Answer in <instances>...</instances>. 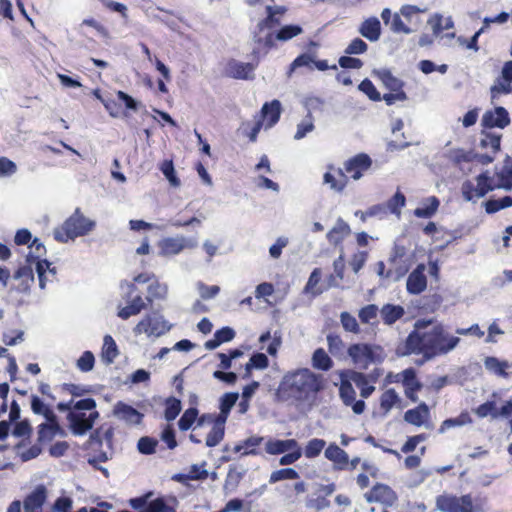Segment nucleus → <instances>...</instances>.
Masks as SVG:
<instances>
[{
	"label": "nucleus",
	"instance_id": "5fc2aeb1",
	"mask_svg": "<svg viewBox=\"0 0 512 512\" xmlns=\"http://www.w3.org/2000/svg\"><path fill=\"white\" fill-rule=\"evenodd\" d=\"M158 441L154 438L144 436L138 440L137 449L141 454L151 455L155 453Z\"/></svg>",
	"mask_w": 512,
	"mask_h": 512
},
{
	"label": "nucleus",
	"instance_id": "72a5a7b5",
	"mask_svg": "<svg viewBox=\"0 0 512 512\" xmlns=\"http://www.w3.org/2000/svg\"><path fill=\"white\" fill-rule=\"evenodd\" d=\"M118 356V349L114 339L110 335L104 337V343L101 353L102 361L111 364Z\"/></svg>",
	"mask_w": 512,
	"mask_h": 512
},
{
	"label": "nucleus",
	"instance_id": "13d9d810",
	"mask_svg": "<svg viewBox=\"0 0 512 512\" xmlns=\"http://www.w3.org/2000/svg\"><path fill=\"white\" fill-rule=\"evenodd\" d=\"M398 401L399 397L395 390L388 389L381 396L380 406L385 412H388Z\"/></svg>",
	"mask_w": 512,
	"mask_h": 512
},
{
	"label": "nucleus",
	"instance_id": "4468645a",
	"mask_svg": "<svg viewBox=\"0 0 512 512\" xmlns=\"http://www.w3.org/2000/svg\"><path fill=\"white\" fill-rule=\"evenodd\" d=\"M510 123L507 110L503 107H496L494 110L486 111L482 117L481 124L485 128L503 129Z\"/></svg>",
	"mask_w": 512,
	"mask_h": 512
},
{
	"label": "nucleus",
	"instance_id": "2f4dec72",
	"mask_svg": "<svg viewBox=\"0 0 512 512\" xmlns=\"http://www.w3.org/2000/svg\"><path fill=\"white\" fill-rule=\"evenodd\" d=\"M31 410L36 415H42L48 422H54L57 418L53 410L37 395H31Z\"/></svg>",
	"mask_w": 512,
	"mask_h": 512
},
{
	"label": "nucleus",
	"instance_id": "2eb2a0df",
	"mask_svg": "<svg viewBox=\"0 0 512 512\" xmlns=\"http://www.w3.org/2000/svg\"><path fill=\"white\" fill-rule=\"evenodd\" d=\"M426 266L418 264L417 267L409 274L407 278V291L410 294L418 295L427 287V279L425 276Z\"/></svg>",
	"mask_w": 512,
	"mask_h": 512
},
{
	"label": "nucleus",
	"instance_id": "393cba45",
	"mask_svg": "<svg viewBox=\"0 0 512 512\" xmlns=\"http://www.w3.org/2000/svg\"><path fill=\"white\" fill-rule=\"evenodd\" d=\"M295 439H269L265 444V451L270 455L284 454L297 447Z\"/></svg>",
	"mask_w": 512,
	"mask_h": 512
},
{
	"label": "nucleus",
	"instance_id": "8fccbe9b",
	"mask_svg": "<svg viewBox=\"0 0 512 512\" xmlns=\"http://www.w3.org/2000/svg\"><path fill=\"white\" fill-rule=\"evenodd\" d=\"M181 401L177 398L170 397L166 400L165 419L167 421L174 420L181 412Z\"/></svg>",
	"mask_w": 512,
	"mask_h": 512
},
{
	"label": "nucleus",
	"instance_id": "603ef678",
	"mask_svg": "<svg viewBox=\"0 0 512 512\" xmlns=\"http://www.w3.org/2000/svg\"><path fill=\"white\" fill-rule=\"evenodd\" d=\"M161 172L164 174L166 179L169 181L171 186H180V180L177 178L173 162L171 160H165L160 166Z\"/></svg>",
	"mask_w": 512,
	"mask_h": 512
},
{
	"label": "nucleus",
	"instance_id": "ddd939ff",
	"mask_svg": "<svg viewBox=\"0 0 512 512\" xmlns=\"http://www.w3.org/2000/svg\"><path fill=\"white\" fill-rule=\"evenodd\" d=\"M339 395L341 400L346 406H351L352 410L355 414H361L363 413L365 409V402L363 400H355L356 397V391L353 388L350 380L342 379L340 388H339Z\"/></svg>",
	"mask_w": 512,
	"mask_h": 512
},
{
	"label": "nucleus",
	"instance_id": "c9c22d12",
	"mask_svg": "<svg viewBox=\"0 0 512 512\" xmlns=\"http://www.w3.org/2000/svg\"><path fill=\"white\" fill-rule=\"evenodd\" d=\"M350 380L360 388V394L363 398H368L375 390L374 386L368 385L366 376L361 372L352 371L350 373Z\"/></svg>",
	"mask_w": 512,
	"mask_h": 512
},
{
	"label": "nucleus",
	"instance_id": "f257e3e1",
	"mask_svg": "<svg viewBox=\"0 0 512 512\" xmlns=\"http://www.w3.org/2000/svg\"><path fill=\"white\" fill-rule=\"evenodd\" d=\"M461 339L449 333L442 323H435L430 329L424 332L412 331L405 342L398 346L397 353L400 355L421 354L423 364L436 357L444 356L456 349Z\"/></svg>",
	"mask_w": 512,
	"mask_h": 512
},
{
	"label": "nucleus",
	"instance_id": "4be33fe9",
	"mask_svg": "<svg viewBox=\"0 0 512 512\" xmlns=\"http://www.w3.org/2000/svg\"><path fill=\"white\" fill-rule=\"evenodd\" d=\"M351 233L350 226L342 218H338L333 228L327 233L326 237L329 243L333 245L340 244Z\"/></svg>",
	"mask_w": 512,
	"mask_h": 512
},
{
	"label": "nucleus",
	"instance_id": "58836bf2",
	"mask_svg": "<svg viewBox=\"0 0 512 512\" xmlns=\"http://www.w3.org/2000/svg\"><path fill=\"white\" fill-rule=\"evenodd\" d=\"M470 423H472L470 415L467 412H463L456 418H449L444 420L439 428V433H444L450 428L460 427Z\"/></svg>",
	"mask_w": 512,
	"mask_h": 512
},
{
	"label": "nucleus",
	"instance_id": "f704fd0d",
	"mask_svg": "<svg viewBox=\"0 0 512 512\" xmlns=\"http://www.w3.org/2000/svg\"><path fill=\"white\" fill-rule=\"evenodd\" d=\"M379 79L385 85L387 89L390 91H403V82L392 75V73L388 69H381L376 72Z\"/></svg>",
	"mask_w": 512,
	"mask_h": 512
},
{
	"label": "nucleus",
	"instance_id": "423d86ee",
	"mask_svg": "<svg viewBox=\"0 0 512 512\" xmlns=\"http://www.w3.org/2000/svg\"><path fill=\"white\" fill-rule=\"evenodd\" d=\"M173 325L169 323L162 314L152 312L146 314L134 327L135 335L145 334L148 337H161L172 329Z\"/></svg>",
	"mask_w": 512,
	"mask_h": 512
},
{
	"label": "nucleus",
	"instance_id": "864d4df0",
	"mask_svg": "<svg viewBox=\"0 0 512 512\" xmlns=\"http://www.w3.org/2000/svg\"><path fill=\"white\" fill-rule=\"evenodd\" d=\"M198 416V410L196 408L187 409L178 421L179 429L186 431L191 428L193 423L196 421Z\"/></svg>",
	"mask_w": 512,
	"mask_h": 512
},
{
	"label": "nucleus",
	"instance_id": "6e6d98bb",
	"mask_svg": "<svg viewBox=\"0 0 512 512\" xmlns=\"http://www.w3.org/2000/svg\"><path fill=\"white\" fill-rule=\"evenodd\" d=\"M358 89L363 92L372 101H380L381 94L376 89L375 85L369 79H364L359 85Z\"/></svg>",
	"mask_w": 512,
	"mask_h": 512
},
{
	"label": "nucleus",
	"instance_id": "9d476101",
	"mask_svg": "<svg viewBox=\"0 0 512 512\" xmlns=\"http://www.w3.org/2000/svg\"><path fill=\"white\" fill-rule=\"evenodd\" d=\"M266 17L260 20L253 32V35H264L267 31H272L279 26L282 17L287 12V7L282 5H266Z\"/></svg>",
	"mask_w": 512,
	"mask_h": 512
},
{
	"label": "nucleus",
	"instance_id": "7ed1b4c3",
	"mask_svg": "<svg viewBox=\"0 0 512 512\" xmlns=\"http://www.w3.org/2000/svg\"><path fill=\"white\" fill-rule=\"evenodd\" d=\"M95 225L96 223L93 220L82 214L80 208H76L63 225L54 230V238L58 242L67 243L69 240L87 235L94 229Z\"/></svg>",
	"mask_w": 512,
	"mask_h": 512
},
{
	"label": "nucleus",
	"instance_id": "bf43d9fd",
	"mask_svg": "<svg viewBox=\"0 0 512 512\" xmlns=\"http://www.w3.org/2000/svg\"><path fill=\"white\" fill-rule=\"evenodd\" d=\"M95 357L91 351H85L77 360V368L82 372H89L93 369Z\"/></svg>",
	"mask_w": 512,
	"mask_h": 512
},
{
	"label": "nucleus",
	"instance_id": "a211bd4d",
	"mask_svg": "<svg viewBox=\"0 0 512 512\" xmlns=\"http://www.w3.org/2000/svg\"><path fill=\"white\" fill-rule=\"evenodd\" d=\"M114 415L126 422L127 424H139L143 418V414L132 406L123 402H118L113 410Z\"/></svg>",
	"mask_w": 512,
	"mask_h": 512
},
{
	"label": "nucleus",
	"instance_id": "a19ab883",
	"mask_svg": "<svg viewBox=\"0 0 512 512\" xmlns=\"http://www.w3.org/2000/svg\"><path fill=\"white\" fill-rule=\"evenodd\" d=\"M379 311L377 305L368 304L359 310L358 317L364 324H375Z\"/></svg>",
	"mask_w": 512,
	"mask_h": 512
},
{
	"label": "nucleus",
	"instance_id": "aec40b11",
	"mask_svg": "<svg viewBox=\"0 0 512 512\" xmlns=\"http://www.w3.org/2000/svg\"><path fill=\"white\" fill-rule=\"evenodd\" d=\"M178 500L176 497H158L147 503L142 512H176Z\"/></svg>",
	"mask_w": 512,
	"mask_h": 512
},
{
	"label": "nucleus",
	"instance_id": "473e14b6",
	"mask_svg": "<svg viewBox=\"0 0 512 512\" xmlns=\"http://www.w3.org/2000/svg\"><path fill=\"white\" fill-rule=\"evenodd\" d=\"M312 366L318 370L328 371L332 368L333 361L324 349L318 348L313 353Z\"/></svg>",
	"mask_w": 512,
	"mask_h": 512
},
{
	"label": "nucleus",
	"instance_id": "5701e85b",
	"mask_svg": "<svg viewBox=\"0 0 512 512\" xmlns=\"http://www.w3.org/2000/svg\"><path fill=\"white\" fill-rule=\"evenodd\" d=\"M67 418L70 428L75 435H84L92 429L91 421H88L85 413L70 412Z\"/></svg>",
	"mask_w": 512,
	"mask_h": 512
},
{
	"label": "nucleus",
	"instance_id": "37998d69",
	"mask_svg": "<svg viewBox=\"0 0 512 512\" xmlns=\"http://www.w3.org/2000/svg\"><path fill=\"white\" fill-rule=\"evenodd\" d=\"M512 206V197L505 196L500 199H489L485 202V210L488 214H493L498 212L501 209L508 208Z\"/></svg>",
	"mask_w": 512,
	"mask_h": 512
},
{
	"label": "nucleus",
	"instance_id": "9b49d317",
	"mask_svg": "<svg viewBox=\"0 0 512 512\" xmlns=\"http://www.w3.org/2000/svg\"><path fill=\"white\" fill-rule=\"evenodd\" d=\"M371 165V158L365 153H360L344 163L343 171L345 174H349L353 180L357 181L371 168Z\"/></svg>",
	"mask_w": 512,
	"mask_h": 512
},
{
	"label": "nucleus",
	"instance_id": "69168bd1",
	"mask_svg": "<svg viewBox=\"0 0 512 512\" xmlns=\"http://www.w3.org/2000/svg\"><path fill=\"white\" fill-rule=\"evenodd\" d=\"M207 465L206 461H203L201 464H193L188 474L191 476L192 480H205L208 477V471L205 469Z\"/></svg>",
	"mask_w": 512,
	"mask_h": 512
},
{
	"label": "nucleus",
	"instance_id": "4c0bfd02",
	"mask_svg": "<svg viewBox=\"0 0 512 512\" xmlns=\"http://www.w3.org/2000/svg\"><path fill=\"white\" fill-rule=\"evenodd\" d=\"M444 156L457 165L462 162H473V152L461 148L447 150Z\"/></svg>",
	"mask_w": 512,
	"mask_h": 512
},
{
	"label": "nucleus",
	"instance_id": "a878e982",
	"mask_svg": "<svg viewBox=\"0 0 512 512\" xmlns=\"http://www.w3.org/2000/svg\"><path fill=\"white\" fill-rule=\"evenodd\" d=\"M281 103L278 100H273L269 103H265L261 109L262 118H267L265 128H271L274 126L280 118Z\"/></svg>",
	"mask_w": 512,
	"mask_h": 512
},
{
	"label": "nucleus",
	"instance_id": "6ab92c4d",
	"mask_svg": "<svg viewBox=\"0 0 512 512\" xmlns=\"http://www.w3.org/2000/svg\"><path fill=\"white\" fill-rule=\"evenodd\" d=\"M325 458L333 462L335 469L343 470L348 466L349 456L346 451L335 443L329 444L324 452Z\"/></svg>",
	"mask_w": 512,
	"mask_h": 512
},
{
	"label": "nucleus",
	"instance_id": "79ce46f5",
	"mask_svg": "<svg viewBox=\"0 0 512 512\" xmlns=\"http://www.w3.org/2000/svg\"><path fill=\"white\" fill-rule=\"evenodd\" d=\"M167 293L168 286L164 283L156 281L155 283L149 285L148 296L146 297V300L149 303H152L154 299L164 300L167 297Z\"/></svg>",
	"mask_w": 512,
	"mask_h": 512
},
{
	"label": "nucleus",
	"instance_id": "49530a36",
	"mask_svg": "<svg viewBox=\"0 0 512 512\" xmlns=\"http://www.w3.org/2000/svg\"><path fill=\"white\" fill-rule=\"evenodd\" d=\"M474 412L479 418L490 416L492 419H497L499 417L495 401H487L481 404L474 410Z\"/></svg>",
	"mask_w": 512,
	"mask_h": 512
},
{
	"label": "nucleus",
	"instance_id": "1a4fd4ad",
	"mask_svg": "<svg viewBox=\"0 0 512 512\" xmlns=\"http://www.w3.org/2000/svg\"><path fill=\"white\" fill-rule=\"evenodd\" d=\"M436 507L442 512H473V501L469 494L460 497L440 495L436 498Z\"/></svg>",
	"mask_w": 512,
	"mask_h": 512
},
{
	"label": "nucleus",
	"instance_id": "39448f33",
	"mask_svg": "<svg viewBox=\"0 0 512 512\" xmlns=\"http://www.w3.org/2000/svg\"><path fill=\"white\" fill-rule=\"evenodd\" d=\"M348 355L355 367L360 370H365L372 364L380 363L385 358V353L381 346L368 343L352 344L348 348Z\"/></svg>",
	"mask_w": 512,
	"mask_h": 512
},
{
	"label": "nucleus",
	"instance_id": "c85d7f7f",
	"mask_svg": "<svg viewBox=\"0 0 512 512\" xmlns=\"http://www.w3.org/2000/svg\"><path fill=\"white\" fill-rule=\"evenodd\" d=\"M422 206L414 210V215L418 218H431L437 212L440 201L436 196H430L422 201Z\"/></svg>",
	"mask_w": 512,
	"mask_h": 512
},
{
	"label": "nucleus",
	"instance_id": "774afa93",
	"mask_svg": "<svg viewBox=\"0 0 512 512\" xmlns=\"http://www.w3.org/2000/svg\"><path fill=\"white\" fill-rule=\"evenodd\" d=\"M238 399V393H225L220 398V410L224 413H230Z\"/></svg>",
	"mask_w": 512,
	"mask_h": 512
},
{
	"label": "nucleus",
	"instance_id": "c03bdc74",
	"mask_svg": "<svg viewBox=\"0 0 512 512\" xmlns=\"http://www.w3.org/2000/svg\"><path fill=\"white\" fill-rule=\"evenodd\" d=\"M477 185L475 186L476 198L484 197L489 191H492L494 187L490 184V177L487 172L481 173L477 177Z\"/></svg>",
	"mask_w": 512,
	"mask_h": 512
},
{
	"label": "nucleus",
	"instance_id": "f03ea898",
	"mask_svg": "<svg viewBox=\"0 0 512 512\" xmlns=\"http://www.w3.org/2000/svg\"><path fill=\"white\" fill-rule=\"evenodd\" d=\"M324 388V378L308 368H300L284 375L280 393L298 405L312 406L318 393Z\"/></svg>",
	"mask_w": 512,
	"mask_h": 512
},
{
	"label": "nucleus",
	"instance_id": "cd10ccee",
	"mask_svg": "<svg viewBox=\"0 0 512 512\" xmlns=\"http://www.w3.org/2000/svg\"><path fill=\"white\" fill-rule=\"evenodd\" d=\"M336 173L337 176L331 172H326L323 176V182L329 185L332 190L342 192L348 183V177L343 169H337Z\"/></svg>",
	"mask_w": 512,
	"mask_h": 512
},
{
	"label": "nucleus",
	"instance_id": "e2e57ef3",
	"mask_svg": "<svg viewBox=\"0 0 512 512\" xmlns=\"http://www.w3.org/2000/svg\"><path fill=\"white\" fill-rule=\"evenodd\" d=\"M302 456V450L297 443V447L294 449L284 453V455L279 459V464L282 466L290 465L295 463Z\"/></svg>",
	"mask_w": 512,
	"mask_h": 512
},
{
	"label": "nucleus",
	"instance_id": "20e7f679",
	"mask_svg": "<svg viewBox=\"0 0 512 512\" xmlns=\"http://www.w3.org/2000/svg\"><path fill=\"white\" fill-rule=\"evenodd\" d=\"M303 28L300 25L288 24L282 26L276 32L267 31L264 35H253V41L259 51H253L255 55L267 54L270 49L275 47V41L287 42L300 35Z\"/></svg>",
	"mask_w": 512,
	"mask_h": 512
},
{
	"label": "nucleus",
	"instance_id": "4d7b16f0",
	"mask_svg": "<svg viewBox=\"0 0 512 512\" xmlns=\"http://www.w3.org/2000/svg\"><path fill=\"white\" fill-rule=\"evenodd\" d=\"M340 321L345 331L352 333H359L360 328L356 318L349 312H342L340 314Z\"/></svg>",
	"mask_w": 512,
	"mask_h": 512
},
{
	"label": "nucleus",
	"instance_id": "680f3d73",
	"mask_svg": "<svg viewBox=\"0 0 512 512\" xmlns=\"http://www.w3.org/2000/svg\"><path fill=\"white\" fill-rule=\"evenodd\" d=\"M225 430L219 426H212L211 431L208 433L206 438V446L207 447H215L217 446L224 437Z\"/></svg>",
	"mask_w": 512,
	"mask_h": 512
},
{
	"label": "nucleus",
	"instance_id": "0e129e2a",
	"mask_svg": "<svg viewBox=\"0 0 512 512\" xmlns=\"http://www.w3.org/2000/svg\"><path fill=\"white\" fill-rule=\"evenodd\" d=\"M17 172V165L7 157H0V177H10Z\"/></svg>",
	"mask_w": 512,
	"mask_h": 512
},
{
	"label": "nucleus",
	"instance_id": "3c124183",
	"mask_svg": "<svg viewBox=\"0 0 512 512\" xmlns=\"http://www.w3.org/2000/svg\"><path fill=\"white\" fill-rule=\"evenodd\" d=\"M500 135L487 133L480 140V147L490 148L492 154H496L500 150Z\"/></svg>",
	"mask_w": 512,
	"mask_h": 512
},
{
	"label": "nucleus",
	"instance_id": "412c9836",
	"mask_svg": "<svg viewBox=\"0 0 512 512\" xmlns=\"http://www.w3.org/2000/svg\"><path fill=\"white\" fill-rule=\"evenodd\" d=\"M359 33L371 42L378 41L381 36V23L377 17H371L363 21Z\"/></svg>",
	"mask_w": 512,
	"mask_h": 512
},
{
	"label": "nucleus",
	"instance_id": "de8ad7c7",
	"mask_svg": "<svg viewBox=\"0 0 512 512\" xmlns=\"http://www.w3.org/2000/svg\"><path fill=\"white\" fill-rule=\"evenodd\" d=\"M314 129V123L312 114L309 111L305 119H303L298 125H297V131L294 135L295 140H300L304 138L309 132L313 131Z\"/></svg>",
	"mask_w": 512,
	"mask_h": 512
},
{
	"label": "nucleus",
	"instance_id": "a18cd8bd",
	"mask_svg": "<svg viewBox=\"0 0 512 512\" xmlns=\"http://www.w3.org/2000/svg\"><path fill=\"white\" fill-rule=\"evenodd\" d=\"M299 478L298 472L293 468H283L271 473L269 483L274 484L282 480H294Z\"/></svg>",
	"mask_w": 512,
	"mask_h": 512
},
{
	"label": "nucleus",
	"instance_id": "052dcab7",
	"mask_svg": "<svg viewBox=\"0 0 512 512\" xmlns=\"http://www.w3.org/2000/svg\"><path fill=\"white\" fill-rule=\"evenodd\" d=\"M368 45L361 38L353 39L350 44L345 48L344 52L347 55H359L367 51Z\"/></svg>",
	"mask_w": 512,
	"mask_h": 512
},
{
	"label": "nucleus",
	"instance_id": "7c9ffc66",
	"mask_svg": "<svg viewBox=\"0 0 512 512\" xmlns=\"http://www.w3.org/2000/svg\"><path fill=\"white\" fill-rule=\"evenodd\" d=\"M485 368L495 375L508 378L509 374L506 372V369L510 367V363L505 360H499L494 356H489L484 359Z\"/></svg>",
	"mask_w": 512,
	"mask_h": 512
},
{
	"label": "nucleus",
	"instance_id": "ea45409f",
	"mask_svg": "<svg viewBox=\"0 0 512 512\" xmlns=\"http://www.w3.org/2000/svg\"><path fill=\"white\" fill-rule=\"evenodd\" d=\"M59 429L57 419L54 422H46L39 425L38 441H51Z\"/></svg>",
	"mask_w": 512,
	"mask_h": 512
},
{
	"label": "nucleus",
	"instance_id": "f8f14e48",
	"mask_svg": "<svg viewBox=\"0 0 512 512\" xmlns=\"http://www.w3.org/2000/svg\"><path fill=\"white\" fill-rule=\"evenodd\" d=\"M368 503H381L385 506H392L397 500V494L386 484L377 483L372 489L364 494Z\"/></svg>",
	"mask_w": 512,
	"mask_h": 512
},
{
	"label": "nucleus",
	"instance_id": "f3484780",
	"mask_svg": "<svg viewBox=\"0 0 512 512\" xmlns=\"http://www.w3.org/2000/svg\"><path fill=\"white\" fill-rule=\"evenodd\" d=\"M255 66L237 60H230L226 66V74L235 79H250L253 77Z\"/></svg>",
	"mask_w": 512,
	"mask_h": 512
},
{
	"label": "nucleus",
	"instance_id": "6e6552de",
	"mask_svg": "<svg viewBox=\"0 0 512 512\" xmlns=\"http://www.w3.org/2000/svg\"><path fill=\"white\" fill-rule=\"evenodd\" d=\"M197 244L194 238H188L183 235L165 237L158 242L159 255L164 257L175 256L185 249L197 247Z\"/></svg>",
	"mask_w": 512,
	"mask_h": 512
},
{
	"label": "nucleus",
	"instance_id": "c756f323",
	"mask_svg": "<svg viewBox=\"0 0 512 512\" xmlns=\"http://www.w3.org/2000/svg\"><path fill=\"white\" fill-rule=\"evenodd\" d=\"M402 375L405 394L409 399L415 402L417 400L415 392L421 388V384L416 378L415 371L413 369H406L403 371Z\"/></svg>",
	"mask_w": 512,
	"mask_h": 512
},
{
	"label": "nucleus",
	"instance_id": "bb28decb",
	"mask_svg": "<svg viewBox=\"0 0 512 512\" xmlns=\"http://www.w3.org/2000/svg\"><path fill=\"white\" fill-rule=\"evenodd\" d=\"M429 408L426 403H421L414 409L407 410L404 414V420L412 425L421 426L429 417Z\"/></svg>",
	"mask_w": 512,
	"mask_h": 512
},
{
	"label": "nucleus",
	"instance_id": "dca6fc26",
	"mask_svg": "<svg viewBox=\"0 0 512 512\" xmlns=\"http://www.w3.org/2000/svg\"><path fill=\"white\" fill-rule=\"evenodd\" d=\"M47 499V489L44 485H38L23 502L24 512H42V507Z\"/></svg>",
	"mask_w": 512,
	"mask_h": 512
},
{
	"label": "nucleus",
	"instance_id": "338daca9",
	"mask_svg": "<svg viewBox=\"0 0 512 512\" xmlns=\"http://www.w3.org/2000/svg\"><path fill=\"white\" fill-rule=\"evenodd\" d=\"M390 29L394 33L411 34L413 32L411 28L404 24L398 13L393 14Z\"/></svg>",
	"mask_w": 512,
	"mask_h": 512
},
{
	"label": "nucleus",
	"instance_id": "b1692460",
	"mask_svg": "<svg viewBox=\"0 0 512 512\" xmlns=\"http://www.w3.org/2000/svg\"><path fill=\"white\" fill-rule=\"evenodd\" d=\"M379 315L385 325L391 326L405 315V309L400 305L385 304Z\"/></svg>",
	"mask_w": 512,
	"mask_h": 512
},
{
	"label": "nucleus",
	"instance_id": "e433bc0d",
	"mask_svg": "<svg viewBox=\"0 0 512 512\" xmlns=\"http://www.w3.org/2000/svg\"><path fill=\"white\" fill-rule=\"evenodd\" d=\"M384 205L387 207L388 213L399 218L401 216L402 208L406 205V197L398 190Z\"/></svg>",
	"mask_w": 512,
	"mask_h": 512
},
{
	"label": "nucleus",
	"instance_id": "09e8293b",
	"mask_svg": "<svg viewBox=\"0 0 512 512\" xmlns=\"http://www.w3.org/2000/svg\"><path fill=\"white\" fill-rule=\"evenodd\" d=\"M325 445V440L314 438L307 443L304 454L309 459L315 458L321 453Z\"/></svg>",
	"mask_w": 512,
	"mask_h": 512
},
{
	"label": "nucleus",
	"instance_id": "0eeeda50",
	"mask_svg": "<svg viewBox=\"0 0 512 512\" xmlns=\"http://www.w3.org/2000/svg\"><path fill=\"white\" fill-rule=\"evenodd\" d=\"M121 288L126 289L123 298L127 305L118 311V317L127 320L131 316L138 315L143 309L146 308V303L141 295L132 297L133 293L137 290L135 283L123 282Z\"/></svg>",
	"mask_w": 512,
	"mask_h": 512
}]
</instances>
